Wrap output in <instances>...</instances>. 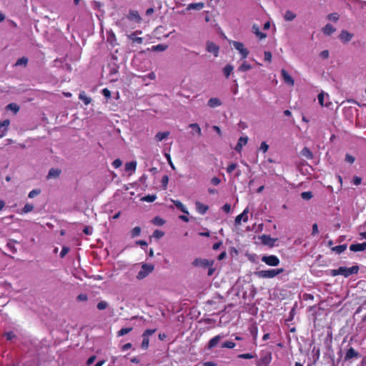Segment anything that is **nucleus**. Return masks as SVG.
Returning a JSON list of instances; mask_svg holds the SVG:
<instances>
[{
  "mask_svg": "<svg viewBox=\"0 0 366 366\" xmlns=\"http://www.w3.org/2000/svg\"><path fill=\"white\" fill-rule=\"evenodd\" d=\"M204 7V4L202 2L192 3L187 6V10H201Z\"/></svg>",
  "mask_w": 366,
  "mask_h": 366,
  "instance_id": "393cba45",
  "label": "nucleus"
},
{
  "mask_svg": "<svg viewBox=\"0 0 366 366\" xmlns=\"http://www.w3.org/2000/svg\"><path fill=\"white\" fill-rule=\"evenodd\" d=\"M189 127L192 128L198 134V136L202 135V130L198 124L192 123L190 124Z\"/></svg>",
  "mask_w": 366,
  "mask_h": 366,
  "instance_id": "58836bf2",
  "label": "nucleus"
},
{
  "mask_svg": "<svg viewBox=\"0 0 366 366\" xmlns=\"http://www.w3.org/2000/svg\"><path fill=\"white\" fill-rule=\"evenodd\" d=\"M61 169L57 168H51L48 173V175L46 177L47 179H51V178H58L59 175L61 174Z\"/></svg>",
  "mask_w": 366,
  "mask_h": 366,
  "instance_id": "6ab92c4d",
  "label": "nucleus"
},
{
  "mask_svg": "<svg viewBox=\"0 0 366 366\" xmlns=\"http://www.w3.org/2000/svg\"><path fill=\"white\" fill-rule=\"evenodd\" d=\"M352 34L349 33L346 30H342L340 34V39L345 42L350 41L352 39Z\"/></svg>",
  "mask_w": 366,
  "mask_h": 366,
  "instance_id": "4be33fe9",
  "label": "nucleus"
},
{
  "mask_svg": "<svg viewBox=\"0 0 366 366\" xmlns=\"http://www.w3.org/2000/svg\"><path fill=\"white\" fill-rule=\"evenodd\" d=\"M127 18L129 20L134 21L137 23H139L142 20L138 11L135 10H130L127 15Z\"/></svg>",
  "mask_w": 366,
  "mask_h": 366,
  "instance_id": "2eb2a0df",
  "label": "nucleus"
},
{
  "mask_svg": "<svg viewBox=\"0 0 366 366\" xmlns=\"http://www.w3.org/2000/svg\"><path fill=\"white\" fill-rule=\"evenodd\" d=\"M301 154L302 156L305 157L308 159H311L313 158L312 152L307 147L303 148V149L301 151Z\"/></svg>",
  "mask_w": 366,
  "mask_h": 366,
  "instance_id": "2f4dec72",
  "label": "nucleus"
},
{
  "mask_svg": "<svg viewBox=\"0 0 366 366\" xmlns=\"http://www.w3.org/2000/svg\"><path fill=\"white\" fill-rule=\"evenodd\" d=\"M237 167V164L236 163H231L227 166L226 169L227 172L231 174Z\"/></svg>",
  "mask_w": 366,
  "mask_h": 366,
  "instance_id": "5fc2aeb1",
  "label": "nucleus"
},
{
  "mask_svg": "<svg viewBox=\"0 0 366 366\" xmlns=\"http://www.w3.org/2000/svg\"><path fill=\"white\" fill-rule=\"evenodd\" d=\"M355 158L350 155V154H346L345 155V161L350 164H353L355 162Z\"/></svg>",
  "mask_w": 366,
  "mask_h": 366,
  "instance_id": "bf43d9fd",
  "label": "nucleus"
},
{
  "mask_svg": "<svg viewBox=\"0 0 366 366\" xmlns=\"http://www.w3.org/2000/svg\"><path fill=\"white\" fill-rule=\"evenodd\" d=\"M261 240L263 244L273 247L277 239L272 238L269 235L263 234L261 237Z\"/></svg>",
  "mask_w": 366,
  "mask_h": 366,
  "instance_id": "ddd939ff",
  "label": "nucleus"
},
{
  "mask_svg": "<svg viewBox=\"0 0 366 366\" xmlns=\"http://www.w3.org/2000/svg\"><path fill=\"white\" fill-rule=\"evenodd\" d=\"M233 69H234L233 66H232L231 64H227L223 69V73H224V76L226 78H229V76H230Z\"/></svg>",
  "mask_w": 366,
  "mask_h": 366,
  "instance_id": "7c9ffc66",
  "label": "nucleus"
},
{
  "mask_svg": "<svg viewBox=\"0 0 366 366\" xmlns=\"http://www.w3.org/2000/svg\"><path fill=\"white\" fill-rule=\"evenodd\" d=\"M214 263V260H208L207 259L196 258L193 261L192 264L195 267H201L203 268H207L208 267L213 266Z\"/></svg>",
  "mask_w": 366,
  "mask_h": 366,
  "instance_id": "423d86ee",
  "label": "nucleus"
},
{
  "mask_svg": "<svg viewBox=\"0 0 366 366\" xmlns=\"http://www.w3.org/2000/svg\"><path fill=\"white\" fill-rule=\"evenodd\" d=\"M156 329H147L143 332L142 336L149 337V336L152 335L156 332Z\"/></svg>",
  "mask_w": 366,
  "mask_h": 366,
  "instance_id": "6e6d98bb",
  "label": "nucleus"
},
{
  "mask_svg": "<svg viewBox=\"0 0 366 366\" xmlns=\"http://www.w3.org/2000/svg\"><path fill=\"white\" fill-rule=\"evenodd\" d=\"M207 105L211 108H214L222 105V102L218 98H211L209 99Z\"/></svg>",
  "mask_w": 366,
  "mask_h": 366,
  "instance_id": "5701e85b",
  "label": "nucleus"
},
{
  "mask_svg": "<svg viewBox=\"0 0 366 366\" xmlns=\"http://www.w3.org/2000/svg\"><path fill=\"white\" fill-rule=\"evenodd\" d=\"M136 167H137V162H134V161L127 162L125 164V169L127 171H129V170L134 171L136 169Z\"/></svg>",
  "mask_w": 366,
  "mask_h": 366,
  "instance_id": "ea45409f",
  "label": "nucleus"
},
{
  "mask_svg": "<svg viewBox=\"0 0 366 366\" xmlns=\"http://www.w3.org/2000/svg\"><path fill=\"white\" fill-rule=\"evenodd\" d=\"M143 337V340H142V348L144 349V350H147L149 347V338L147 337H145V336H142Z\"/></svg>",
  "mask_w": 366,
  "mask_h": 366,
  "instance_id": "49530a36",
  "label": "nucleus"
},
{
  "mask_svg": "<svg viewBox=\"0 0 366 366\" xmlns=\"http://www.w3.org/2000/svg\"><path fill=\"white\" fill-rule=\"evenodd\" d=\"M154 267L150 264H143L141 267V270L138 272L137 278L138 280H143L151 272H153Z\"/></svg>",
  "mask_w": 366,
  "mask_h": 366,
  "instance_id": "f03ea898",
  "label": "nucleus"
},
{
  "mask_svg": "<svg viewBox=\"0 0 366 366\" xmlns=\"http://www.w3.org/2000/svg\"><path fill=\"white\" fill-rule=\"evenodd\" d=\"M10 124V120L9 119H5L2 122H0V128L4 127V129L0 134V138L4 137L8 131V127Z\"/></svg>",
  "mask_w": 366,
  "mask_h": 366,
  "instance_id": "412c9836",
  "label": "nucleus"
},
{
  "mask_svg": "<svg viewBox=\"0 0 366 366\" xmlns=\"http://www.w3.org/2000/svg\"><path fill=\"white\" fill-rule=\"evenodd\" d=\"M170 135V132L167 131L164 132H158L155 137L154 139L157 142H162V140L167 139Z\"/></svg>",
  "mask_w": 366,
  "mask_h": 366,
  "instance_id": "a211bd4d",
  "label": "nucleus"
},
{
  "mask_svg": "<svg viewBox=\"0 0 366 366\" xmlns=\"http://www.w3.org/2000/svg\"><path fill=\"white\" fill-rule=\"evenodd\" d=\"M152 223L155 225L162 226L165 223V221L159 217H155L152 219Z\"/></svg>",
  "mask_w": 366,
  "mask_h": 366,
  "instance_id": "c03bdc74",
  "label": "nucleus"
},
{
  "mask_svg": "<svg viewBox=\"0 0 366 366\" xmlns=\"http://www.w3.org/2000/svg\"><path fill=\"white\" fill-rule=\"evenodd\" d=\"M281 75L284 82L290 86H294L295 81L293 78L288 74V72L282 69L281 70Z\"/></svg>",
  "mask_w": 366,
  "mask_h": 366,
  "instance_id": "0eeeda50",
  "label": "nucleus"
},
{
  "mask_svg": "<svg viewBox=\"0 0 366 366\" xmlns=\"http://www.w3.org/2000/svg\"><path fill=\"white\" fill-rule=\"evenodd\" d=\"M127 38L130 39L133 44L137 43L139 44H142L144 40L142 37L137 36V35H135V33H132L127 35Z\"/></svg>",
  "mask_w": 366,
  "mask_h": 366,
  "instance_id": "b1692460",
  "label": "nucleus"
},
{
  "mask_svg": "<svg viewBox=\"0 0 366 366\" xmlns=\"http://www.w3.org/2000/svg\"><path fill=\"white\" fill-rule=\"evenodd\" d=\"M132 330H133V328L132 327H123L117 332V336L121 337L124 335H127V334L129 333Z\"/></svg>",
  "mask_w": 366,
  "mask_h": 366,
  "instance_id": "c9c22d12",
  "label": "nucleus"
},
{
  "mask_svg": "<svg viewBox=\"0 0 366 366\" xmlns=\"http://www.w3.org/2000/svg\"><path fill=\"white\" fill-rule=\"evenodd\" d=\"M264 60L266 61L271 62L272 55L270 51H264Z\"/></svg>",
  "mask_w": 366,
  "mask_h": 366,
  "instance_id": "680f3d73",
  "label": "nucleus"
},
{
  "mask_svg": "<svg viewBox=\"0 0 366 366\" xmlns=\"http://www.w3.org/2000/svg\"><path fill=\"white\" fill-rule=\"evenodd\" d=\"M295 18H296V14L293 11H292L290 10H287L285 11V15H284V19L285 21H290L294 20Z\"/></svg>",
  "mask_w": 366,
  "mask_h": 366,
  "instance_id": "c85d7f7f",
  "label": "nucleus"
},
{
  "mask_svg": "<svg viewBox=\"0 0 366 366\" xmlns=\"http://www.w3.org/2000/svg\"><path fill=\"white\" fill-rule=\"evenodd\" d=\"M232 45L241 54L242 59H244L247 57L249 52L247 49L244 48V44L242 42L234 41L232 42Z\"/></svg>",
  "mask_w": 366,
  "mask_h": 366,
  "instance_id": "39448f33",
  "label": "nucleus"
},
{
  "mask_svg": "<svg viewBox=\"0 0 366 366\" xmlns=\"http://www.w3.org/2000/svg\"><path fill=\"white\" fill-rule=\"evenodd\" d=\"M122 164V162L119 159H115L113 162H112V166L115 168V169H117L119 167H120Z\"/></svg>",
  "mask_w": 366,
  "mask_h": 366,
  "instance_id": "0e129e2a",
  "label": "nucleus"
},
{
  "mask_svg": "<svg viewBox=\"0 0 366 366\" xmlns=\"http://www.w3.org/2000/svg\"><path fill=\"white\" fill-rule=\"evenodd\" d=\"M41 192V190L40 189H33L31 190L29 193V195L28 197L29 198H34V197L37 196L38 194H39Z\"/></svg>",
  "mask_w": 366,
  "mask_h": 366,
  "instance_id": "4d7b16f0",
  "label": "nucleus"
},
{
  "mask_svg": "<svg viewBox=\"0 0 366 366\" xmlns=\"http://www.w3.org/2000/svg\"><path fill=\"white\" fill-rule=\"evenodd\" d=\"M350 249L352 252H361L366 249V242L363 243L352 244L350 246Z\"/></svg>",
  "mask_w": 366,
  "mask_h": 366,
  "instance_id": "4468645a",
  "label": "nucleus"
},
{
  "mask_svg": "<svg viewBox=\"0 0 366 366\" xmlns=\"http://www.w3.org/2000/svg\"><path fill=\"white\" fill-rule=\"evenodd\" d=\"M360 354L353 347H350L346 352L345 355V360L347 361L352 358H358Z\"/></svg>",
  "mask_w": 366,
  "mask_h": 366,
  "instance_id": "6e6552de",
  "label": "nucleus"
},
{
  "mask_svg": "<svg viewBox=\"0 0 366 366\" xmlns=\"http://www.w3.org/2000/svg\"><path fill=\"white\" fill-rule=\"evenodd\" d=\"M224 337V335H218L212 338L208 342L207 349L211 350L214 348Z\"/></svg>",
  "mask_w": 366,
  "mask_h": 366,
  "instance_id": "9d476101",
  "label": "nucleus"
},
{
  "mask_svg": "<svg viewBox=\"0 0 366 366\" xmlns=\"http://www.w3.org/2000/svg\"><path fill=\"white\" fill-rule=\"evenodd\" d=\"M6 110H11L16 114L19 110V107L15 103H10L6 107Z\"/></svg>",
  "mask_w": 366,
  "mask_h": 366,
  "instance_id": "72a5a7b5",
  "label": "nucleus"
},
{
  "mask_svg": "<svg viewBox=\"0 0 366 366\" xmlns=\"http://www.w3.org/2000/svg\"><path fill=\"white\" fill-rule=\"evenodd\" d=\"M252 31L259 39H265L267 36L266 34L260 31L259 27L257 24L252 26Z\"/></svg>",
  "mask_w": 366,
  "mask_h": 366,
  "instance_id": "aec40b11",
  "label": "nucleus"
},
{
  "mask_svg": "<svg viewBox=\"0 0 366 366\" xmlns=\"http://www.w3.org/2000/svg\"><path fill=\"white\" fill-rule=\"evenodd\" d=\"M140 233H141V228L139 227H135L131 231V237L132 238H134L136 237L139 236Z\"/></svg>",
  "mask_w": 366,
  "mask_h": 366,
  "instance_id": "a18cd8bd",
  "label": "nucleus"
},
{
  "mask_svg": "<svg viewBox=\"0 0 366 366\" xmlns=\"http://www.w3.org/2000/svg\"><path fill=\"white\" fill-rule=\"evenodd\" d=\"M322 31L325 34L330 35L332 33L335 32V29L333 27V26L330 24H327L325 26V27L322 29Z\"/></svg>",
  "mask_w": 366,
  "mask_h": 366,
  "instance_id": "c756f323",
  "label": "nucleus"
},
{
  "mask_svg": "<svg viewBox=\"0 0 366 366\" xmlns=\"http://www.w3.org/2000/svg\"><path fill=\"white\" fill-rule=\"evenodd\" d=\"M347 249V244H341L338 246L333 247L332 250L337 252V254H340L343 252Z\"/></svg>",
  "mask_w": 366,
  "mask_h": 366,
  "instance_id": "f704fd0d",
  "label": "nucleus"
},
{
  "mask_svg": "<svg viewBox=\"0 0 366 366\" xmlns=\"http://www.w3.org/2000/svg\"><path fill=\"white\" fill-rule=\"evenodd\" d=\"M235 343L232 341H226L222 345V347L232 349L235 347Z\"/></svg>",
  "mask_w": 366,
  "mask_h": 366,
  "instance_id": "3c124183",
  "label": "nucleus"
},
{
  "mask_svg": "<svg viewBox=\"0 0 366 366\" xmlns=\"http://www.w3.org/2000/svg\"><path fill=\"white\" fill-rule=\"evenodd\" d=\"M359 269H360V268L357 265H354L351 267H340L339 272H340V275H342L345 277H348L352 274H357L359 272Z\"/></svg>",
  "mask_w": 366,
  "mask_h": 366,
  "instance_id": "7ed1b4c3",
  "label": "nucleus"
},
{
  "mask_svg": "<svg viewBox=\"0 0 366 366\" xmlns=\"http://www.w3.org/2000/svg\"><path fill=\"white\" fill-rule=\"evenodd\" d=\"M76 299L79 301H86L88 299V297L86 294H80L77 296Z\"/></svg>",
  "mask_w": 366,
  "mask_h": 366,
  "instance_id": "338daca9",
  "label": "nucleus"
},
{
  "mask_svg": "<svg viewBox=\"0 0 366 366\" xmlns=\"http://www.w3.org/2000/svg\"><path fill=\"white\" fill-rule=\"evenodd\" d=\"M361 182H362V179L357 176H355L353 177V180H352V182L355 185H359L361 184Z\"/></svg>",
  "mask_w": 366,
  "mask_h": 366,
  "instance_id": "774afa93",
  "label": "nucleus"
},
{
  "mask_svg": "<svg viewBox=\"0 0 366 366\" xmlns=\"http://www.w3.org/2000/svg\"><path fill=\"white\" fill-rule=\"evenodd\" d=\"M269 149V145L265 142H262L261 143L259 149L262 150L264 153L267 152Z\"/></svg>",
  "mask_w": 366,
  "mask_h": 366,
  "instance_id": "052dcab7",
  "label": "nucleus"
},
{
  "mask_svg": "<svg viewBox=\"0 0 366 366\" xmlns=\"http://www.w3.org/2000/svg\"><path fill=\"white\" fill-rule=\"evenodd\" d=\"M79 99H81L85 105H89L92 102V99L87 97L84 91L79 93Z\"/></svg>",
  "mask_w": 366,
  "mask_h": 366,
  "instance_id": "cd10ccee",
  "label": "nucleus"
},
{
  "mask_svg": "<svg viewBox=\"0 0 366 366\" xmlns=\"http://www.w3.org/2000/svg\"><path fill=\"white\" fill-rule=\"evenodd\" d=\"M262 262L265 263L268 266L276 267L278 266L280 261L276 255H264L261 258Z\"/></svg>",
  "mask_w": 366,
  "mask_h": 366,
  "instance_id": "20e7f679",
  "label": "nucleus"
},
{
  "mask_svg": "<svg viewBox=\"0 0 366 366\" xmlns=\"http://www.w3.org/2000/svg\"><path fill=\"white\" fill-rule=\"evenodd\" d=\"M206 49L208 52L212 53L214 56H218L219 48L216 44L208 41L207 43Z\"/></svg>",
  "mask_w": 366,
  "mask_h": 366,
  "instance_id": "1a4fd4ad",
  "label": "nucleus"
},
{
  "mask_svg": "<svg viewBox=\"0 0 366 366\" xmlns=\"http://www.w3.org/2000/svg\"><path fill=\"white\" fill-rule=\"evenodd\" d=\"M164 235V232L161 231V230H159V229H156L154 232H153V237L156 239H160L162 238L163 236Z\"/></svg>",
  "mask_w": 366,
  "mask_h": 366,
  "instance_id": "603ef678",
  "label": "nucleus"
},
{
  "mask_svg": "<svg viewBox=\"0 0 366 366\" xmlns=\"http://www.w3.org/2000/svg\"><path fill=\"white\" fill-rule=\"evenodd\" d=\"M257 355L252 353H243L238 355L237 357L239 359H253L256 357Z\"/></svg>",
  "mask_w": 366,
  "mask_h": 366,
  "instance_id": "a19ab883",
  "label": "nucleus"
},
{
  "mask_svg": "<svg viewBox=\"0 0 366 366\" xmlns=\"http://www.w3.org/2000/svg\"><path fill=\"white\" fill-rule=\"evenodd\" d=\"M108 303L106 301H101L97 305V307L99 310H103L108 307Z\"/></svg>",
  "mask_w": 366,
  "mask_h": 366,
  "instance_id": "8fccbe9b",
  "label": "nucleus"
},
{
  "mask_svg": "<svg viewBox=\"0 0 366 366\" xmlns=\"http://www.w3.org/2000/svg\"><path fill=\"white\" fill-rule=\"evenodd\" d=\"M328 19L336 21L339 19V14L337 13H332L328 15Z\"/></svg>",
  "mask_w": 366,
  "mask_h": 366,
  "instance_id": "13d9d810",
  "label": "nucleus"
},
{
  "mask_svg": "<svg viewBox=\"0 0 366 366\" xmlns=\"http://www.w3.org/2000/svg\"><path fill=\"white\" fill-rule=\"evenodd\" d=\"M102 94L107 99L111 97V92L107 88L103 89Z\"/></svg>",
  "mask_w": 366,
  "mask_h": 366,
  "instance_id": "69168bd1",
  "label": "nucleus"
},
{
  "mask_svg": "<svg viewBox=\"0 0 366 366\" xmlns=\"http://www.w3.org/2000/svg\"><path fill=\"white\" fill-rule=\"evenodd\" d=\"M168 46L166 44H160L152 47V50L154 51H163L167 49Z\"/></svg>",
  "mask_w": 366,
  "mask_h": 366,
  "instance_id": "473e14b6",
  "label": "nucleus"
},
{
  "mask_svg": "<svg viewBox=\"0 0 366 366\" xmlns=\"http://www.w3.org/2000/svg\"><path fill=\"white\" fill-rule=\"evenodd\" d=\"M27 63H28V59L25 56H23L21 58H19L16 61L15 66L24 65V66H26L27 65Z\"/></svg>",
  "mask_w": 366,
  "mask_h": 366,
  "instance_id": "79ce46f5",
  "label": "nucleus"
},
{
  "mask_svg": "<svg viewBox=\"0 0 366 366\" xmlns=\"http://www.w3.org/2000/svg\"><path fill=\"white\" fill-rule=\"evenodd\" d=\"M172 202L173 204L180 209L183 213L188 214L189 212L187 209V207L179 201V200H174L172 199Z\"/></svg>",
  "mask_w": 366,
  "mask_h": 366,
  "instance_id": "a878e982",
  "label": "nucleus"
},
{
  "mask_svg": "<svg viewBox=\"0 0 366 366\" xmlns=\"http://www.w3.org/2000/svg\"><path fill=\"white\" fill-rule=\"evenodd\" d=\"M301 197L303 199L309 200L312 197V193L311 192H303L301 193Z\"/></svg>",
  "mask_w": 366,
  "mask_h": 366,
  "instance_id": "864d4df0",
  "label": "nucleus"
},
{
  "mask_svg": "<svg viewBox=\"0 0 366 366\" xmlns=\"http://www.w3.org/2000/svg\"><path fill=\"white\" fill-rule=\"evenodd\" d=\"M252 69V66L250 64L247 63L246 61H244L238 68V70L240 71H247Z\"/></svg>",
  "mask_w": 366,
  "mask_h": 366,
  "instance_id": "4c0bfd02",
  "label": "nucleus"
},
{
  "mask_svg": "<svg viewBox=\"0 0 366 366\" xmlns=\"http://www.w3.org/2000/svg\"><path fill=\"white\" fill-rule=\"evenodd\" d=\"M157 199L155 194H148L142 198V200L147 202H153Z\"/></svg>",
  "mask_w": 366,
  "mask_h": 366,
  "instance_id": "37998d69",
  "label": "nucleus"
},
{
  "mask_svg": "<svg viewBox=\"0 0 366 366\" xmlns=\"http://www.w3.org/2000/svg\"><path fill=\"white\" fill-rule=\"evenodd\" d=\"M4 336L6 338V340L8 341H11L16 337V335L11 331L5 332L4 334Z\"/></svg>",
  "mask_w": 366,
  "mask_h": 366,
  "instance_id": "de8ad7c7",
  "label": "nucleus"
},
{
  "mask_svg": "<svg viewBox=\"0 0 366 366\" xmlns=\"http://www.w3.org/2000/svg\"><path fill=\"white\" fill-rule=\"evenodd\" d=\"M248 142V138L247 137H241L239 140H238V142L237 144H236V147H235V150L237 152H241L242 149V147L243 146L246 145L247 143Z\"/></svg>",
  "mask_w": 366,
  "mask_h": 366,
  "instance_id": "dca6fc26",
  "label": "nucleus"
},
{
  "mask_svg": "<svg viewBox=\"0 0 366 366\" xmlns=\"http://www.w3.org/2000/svg\"><path fill=\"white\" fill-rule=\"evenodd\" d=\"M283 268L270 269L267 270H260L255 272V275L259 278H273L277 275L284 272Z\"/></svg>",
  "mask_w": 366,
  "mask_h": 366,
  "instance_id": "f257e3e1",
  "label": "nucleus"
},
{
  "mask_svg": "<svg viewBox=\"0 0 366 366\" xmlns=\"http://www.w3.org/2000/svg\"><path fill=\"white\" fill-rule=\"evenodd\" d=\"M325 94L323 92H320L319 94H318V101H319V103L321 106H325L327 108L330 107V106L332 105V102H330V103H324V101H325Z\"/></svg>",
  "mask_w": 366,
  "mask_h": 366,
  "instance_id": "bb28decb",
  "label": "nucleus"
},
{
  "mask_svg": "<svg viewBox=\"0 0 366 366\" xmlns=\"http://www.w3.org/2000/svg\"><path fill=\"white\" fill-rule=\"evenodd\" d=\"M168 182H169V177L167 175H164L161 180L162 187L163 189H167Z\"/></svg>",
  "mask_w": 366,
  "mask_h": 366,
  "instance_id": "09e8293b",
  "label": "nucleus"
},
{
  "mask_svg": "<svg viewBox=\"0 0 366 366\" xmlns=\"http://www.w3.org/2000/svg\"><path fill=\"white\" fill-rule=\"evenodd\" d=\"M69 252V248L68 247L64 246L60 252V257L61 258L64 257L65 255Z\"/></svg>",
  "mask_w": 366,
  "mask_h": 366,
  "instance_id": "e2e57ef3",
  "label": "nucleus"
},
{
  "mask_svg": "<svg viewBox=\"0 0 366 366\" xmlns=\"http://www.w3.org/2000/svg\"><path fill=\"white\" fill-rule=\"evenodd\" d=\"M195 206L197 212L200 214H204L209 209V207L207 205L204 204L200 202H196Z\"/></svg>",
  "mask_w": 366,
  "mask_h": 366,
  "instance_id": "f3484780",
  "label": "nucleus"
},
{
  "mask_svg": "<svg viewBox=\"0 0 366 366\" xmlns=\"http://www.w3.org/2000/svg\"><path fill=\"white\" fill-rule=\"evenodd\" d=\"M248 209H245L240 214L237 215L235 218V224H240L241 221L243 220L244 222L248 221Z\"/></svg>",
  "mask_w": 366,
  "mask_h": 366,
  "instance_id": "f8f14e48",
  "label": "nucleus"
},
{
  "mask_svg": "<svg viewBox=\"0 0 366 366\" xmlns=\"http://www.w3.org/2000/svg\"><path fill=\"white\" fill-rule=\"evenodd\" d=\"M272 361V353L271 352H267L264 355L262 356L260 358V364L257 366H261L262 365L264 366H269Z\"/></svg>",
  "mask_w": 366,
  "mask_h": 366,
  "instance_id": "9b49d317",
  "label": "nucleus"
},
{
  "mask_svg": "<svg viewBox=\"0 0 366 366\" xmlns=\"http://www.w3.org/2000/svg\"><path fill=\"white\" fill-rule=\"evenodd\" d=\"M34 209V206L31 204L26 203L22 208L21 214H26L31 212Z\"/></svg>",
  "mask_w": 366,
  "mask_h": 366,
  "instance_id": "e433bc0d",
  "label": "nucleus"
}]
</instances>
